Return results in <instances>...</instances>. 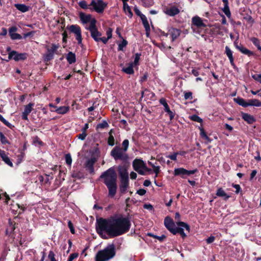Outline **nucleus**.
<instances>
[{
  "instance_id": "nucleus-1",
  "label": "nucleus",
  "mask_w": 261,
  "mask_h": 261,
  "mask_svg": "<svg viewBox=\"0 0 261 261\" xmlns=\"http://www.w3.org/2000/svg\"><path fill=\"white\" fill-rule=\"evenodd\" d=\"M130 225V221L128 218L118 216L109 219H100L98 222L96 229L102 238L107 239L105 233L110 238L121 236L129 230Z\"/></svg>"
},
{
  "instance_id": "nucleus-2",
  "label": "nucleus",
  "mask_w": 261,
  "mask_h": 261,
  "mask_svg": "<svg viewBox=\"0 0 261 261\" xmlns=\"http://www.w3.org/2000/svg\"><path fill=\"white\" fill-rule=\"evenodd\" d=\"M117 174L113 168H110L101 174L100 178L109 190V196L113 197L117 191Z\"/></svg>"
},
{
  "instance_id": "nucleus-3",
  "label": "nucleus",
  "mask_w": 261,
  "mask_h": 261,
  "mask_svg": "<svg viewBox=\"0 0 261 261\" xmlns=\"http://www.w3.org/2000/svg\"><path fill=\"white\" fill-rule=\"evenodd\" d=\"M176 225L178 226L176 227V225L173 222V220L169 217L165 218L164 220V224L166 227L173 234L179 233L182 238H185L187 235L184 232V229H185L188 232H190V228L189 225L184 222L176 221Z\"/></svg>"
},
{
  "instance_id": "nucleus-4",
  "label": "nucleus",
  "mask_w": 261,
  "mask_h": 261,
  "mask_svg": "<svg viewBox=\"0 0 261 261\" xmlns=\"http://www.w3.org/2000/svg\"><path fill=\"white\" fill-rule=\"evenodd\" d=\"M116 254L114 244L108 245L103 249L98 251L95 257V261H108L113 258Z\"/></svg>"
},
{
  "instance_id": "nucleus-5",
  "label": "nucleus",
  "mask_w": 261,
  "mask_h": 261,
  "mask_svg": "<svg viewBox=\"0 0 261 261\" xmlns=\"http://www.w3.org/2000/svg\"><path fill=\"white\" fill-rule=\"evenodd\" d=\"M111 155L115 161L119 160L122 161H125L128 158L126 152L118 146H116L113 148L111 151Z\"/></svg>"
},
{
  "instance_id": "nucleus-6",
  "label": "nucleus",
  "mask_w": 261,
  "mask_h": 261,
  "mask_svg": "<svg viewBox=\"0 0 261 261\" xmlns=\"http://www.w3.org/2000/svg\"><path fill=\"white\" fill-rule=\"evenodd\" d=\"M134 169L141 175H145L146 172L151 170L147 167L146 164L141 159H135L133 162Z\"/></svg>"
},
{
  "instance_id": "nucleus-7",
  "label": "nucleus",
  "mask_w": 261,
  "mask_h": 261,
  "mask_svg": "<svg viewBox=\"0 0 261 261\" xmlns=\"http://www.w3.org/2000/svg\"><path fill=\"white\" fill-rule=\"evenodd\" d=\"M108 4L102 0H92L89 4V9L98 13H102L107 7Z\"/></svg>"
},
{
  "instance_id": "nucleus-8",
  "label": "nucleus",
  "mask_w": 261,
  "mask_h": 261,
  "mask_svg": "<svg viewBox=\"0 0 261 261\" xmlns=\"http://www.w3.org/2000/svg\"><path fill=\"white\" fill-rule=\"evenodd\" d=\"M96 20H93L91 25L89 27H86V29L89 30L91 33L92 38L96 42H98V38L101 37V33L99 32L96 25Z\"/></svg>"
},
{
  "instance_id": "nucleus-9",
  "label": "nucleus",
  "mask_w": 261,
  "mask_h": 261,
  "mask_svg": "<svg viewBox=\"0 0 261 261\" xmlns=\"http://www.w3.org/2000/svg\"><path fill=\"white\" fill-rule=\"evenodd\" d=\"M198 171L197 169L192 170H188L184 168H175L173 174L174 176H180L181 178H185L186 176H189L195 174Z\"/></svg>"
},
{
  "instance_id": "nucleus-10",
  "label": "nucleus",
  "mask_w": 261,
  "mask_h": 261,
  "mask_svg": "<svg viewBox=\"0 0 261 261\" xmlns=\"http://www.w3.org/2000/svg\"><path fill=\"white\" fill-rule=\"evenodd\" d=\"M69 30L75 35V38L79 44L82 43V37L80 27L77 25L72 24L68 28Z\"/></svg>"
},
{
  "instance_id": "nucleus-11",
  "label": "nucleus",
  "mask_w": 261,
  "mask_h": 261,
  "mask_svg": "<svg viewBox=\"0 0 261 261\" xmlns=\"http://www.w3.org/2000/svg\"><path fill=\"white\" fill-rule=\"evenodd\" d=\"M180 34V30L173 28H169L168 32L167 33H165V32L162 33V35L165 37H167L169 35L171 38L172 41H174L176 40L179 36Z\"/></svg>"
},
{
  "instance_id": "nucleus-12",
  "label": "nucleus",
  "mask_w": 261,
  "mask_h": 261,
  "mask_svg": "<svg viewBox=\"0 0 261 261\" xmlns=\"http://www.w3.org/2000/svg\"><path fill=\"white\" fill-rule=\"evenodd\" d=\"M27 58V54L25 53H18L15 51H12L9 54V59H13L16 61L24 60Z\"/></svg>"
},
{
  "instance_id": "nucleus-13",
  "label": "nucleus",
  "mask_w": 261,
  "mask_h": 261,
  "mask_svg": "<svg viewBox=\"0 0 261 261\" xmlns=\"http://www.w3.org/2000/svg\"><path fill=\"white\" fill-rule=\"evenodd\" d=\"M164 12L170 16H173L179 13V10L176 7L172 6L164 8Z\"/></svg>"
},
{
  "instance_id": "nucleus-14",
  "label": "nucleus",
  "mask_w": 261,
  "mask_h": 261,
  "mask_svg": "<svg viewBox=\"0 0 261 261\" xmlns=\"http://www.w3.org/2000/svg\"><path fill=\"white\" fill-rule=\"evenodd\" d=\"M79 17L80 20L83 24H87L89 22V25H91V23L93 20H96L94 18L92 17V15L90 14H85L83 12H81L79 14Z\"/></svg>"
},
{
  "instance_id": "nucleus-15",
  "label": "nucleus",
  "mask_w": 261,
  "mask_h": 261,
  "mask_svg": "<svg viewBox=\"0 0 261 261\" xmlns=\"http://www.w3.org/2000/svg\"><path fill=\"white\" fill-rule=\"evenodd\" d=\"M160 103L164 107V110L170 116V119H172L174 117V113L170 110L169 107L167 102L165 98H162L159 100Z\"/></svg>"
},
{
  "instance_id": "nucleus-16",
  "label": "nucleus",
  "mask_w": 261,
  "mask_h": 261,
  "mask_svg": "<svg viewBox=\"0 0 261 261\" xmlns=\"http://www.w3.org/2000/svg\"><path fill=\"white\" fill-rule=\"evenodd\" d=\"M225 54L228 57L231 65L234 67L235 64L234 62V58L233 57V51L228 46H226L225 47Z\"/></svg>"
},
{
  "instance_id": "nucleus-17",
  "label": "nucleus",
  "mask_w": 261,
  "mask_h": 261,
  "mask_svg": "<svg viewBox=\"0 0 261 261\" xmlns=\"http://www.w3.org/2000/svg\"><path fill=\"white\" fill-rule=\"evenodd\" d=\"M34 106V104L32 103H30L28 105L25 106L24 108V111L22 114V119L23 120H27L28 119V116L31 112L32 110V107Z\"/></svg>"
},
{
  "instance_id": "nucleus-18",
  "label": "nucleus",
  "mask_w": 261,
  "mask_h": 261,
  "mask_svg": "<svg viewBox=\"0 0 261 261\" xmlns=\"http://www.w3.org/2000/svg\"><path fill=\"white\" fill-rule=\"evenodd\" d=\"M192 22L193 25L198 28L205 27V24L199 16H196L193 17L192 19Z\"/></svg>"
},
{
  "instance_id": "nucleus-19",
  "label": "nucleus",
  "mask_w": 261,
  "mask_h": 261,
  "mask_svg": "<svg viewBox=\"0 0 261 261\" xmlns=\"http://www.w3.org/2000/svg\"><path fill=\"white\" fill-rule=\"evenodd\" d=\"M95 162V160L94 159H90L87 161L85 164V167L87 170L89 171L90 173H94V167L93 165Z\"/></svg>"
},
{
  "instance_id": "nucleus-20",
  "label": "nucleus",
  "mask_w": 261,
  "mask_h": 261,
  "mask_svg": "<svg viewBox=\"0 0 261 261\" xmlns=\"http://www.w3.org/2000/svg\"><path fill=\"white\" fill-rule=\"evenodd\" d=\"M235 46L241 53L247 55L248 57L253 55V53L252 51L248 49L242 45H238L237 44H235Z\"/></svg>"
},
{
  "instance_id": "nucleus-21",
  "label": "nucleus",
  "mask_w": 261,
  "mask_h": 261,
  "mask_svg": "<svg viewBox=\"0 0 261 261\" xmlns=\"http://www.w3.org/2000/svg\"><path fill=\"white\" fill-rule=\"evenodd\" d=\"M70 110V107L69 106H61L57 108L54 112H56L58 114L64 115L67 114ZM51 111L53 112V110Z\"/></svg>"
},
{
  "instance_id": "nucleus-22",
  "label": "nucleus",
  "mask_w": 261,
  "mask_h": 261,
  "mask_svg": "<svg viewBox=\"0 0 261 261\" xmlns=\"http://www.w3.org/2000/svg\"><path fill=\"white\" fill-rule=\"evenodd\" d=\"M0 156L2 160L5 162L6 164L10 166V167L13 166V163L10 161L8 156L6 154L5 151L0 149Z\"/></svg>"
},
{
  "instance_id": "nucleus-23",
  "label": "nucleus",
  "mask_w": 261,
  "mask_h": 261,
  "mask_svg": "<svg viewBox=\"0 0 261 261\" xmlns=\"http://www.w3.org/2000/svg\"><path fill=\"white\" fill-rule=\"evenodd\" d=\"M119 174L120 177V179H128V174L126 169L119 168Z\"/></svg>"
},
{
  "instance_id": "nucleus-24",
  "label": "nucleus",
  "mask_w": 261,
  "mask_h": 261,
  "mask_svg": "<svg viewBox=\"0 0 261 261\" xmlns=\"http://www.w3.org/2000/svg\"><path fill=\"white\" fill-rule=\"evenodd\" d=\"M242 118L250 124H252L255 121L253 117L247 113H242Z\"/></svg>"
},
{
  "instance_id": "nucleus-25",
  "label": "nucleus",
  "mask_w": 261,
  "mask_h": 261,
  "mask_svg": "<svg viewBox=\"0 0 261 261\" xmlns=\"http://www.w3.org/2000/svg\"><path fill=\"white\" fill-rule=\"evenodd\" d=\"M216 195L218 197H223L225 200H227L230 197L221 188H218Z\"/></svg>"
},
{
  "instance_id": "nucleus-26",
  "label": "nucleus",
  "mask_w": 261,
  "mask_h": 261,
  "mask_svg": "<svg viewBox=\"0 0 261 261\" xmlns=\"http://www.w3.org/2000/svg\"><path fill=\"white\" fill-rule=\"evenodd\" d=\"M66 59L69 64L74 63L76 61L75 55L72 52H69L67 55Z\"/></svg>"
},
{
  "instance_id": "nucleus-27",
  "label": "nucleus",
  "mask_w": 261,
  "mask_h": 261,
  "mask_svg": "<svg viewBox=\"0 0 261 261\" xmlns=\"http://www.w3.org/2000/svg\"><path fill=\"white\" fill-rule=\"evenodd\" d=\"M141 19L142 21V23L145 29L146 32H149L150 30V26L146 17L144 15H142L141 16Z\"/></svg>"
},
{
  "instance_id": "nucleus-28",
  "label": "nucleus",
  "mask_w": 261,
  "mask_h": 261,
  "mask_svg": "<svg viewBox=\"0 0 261 261\" xmlns=\"http://www.w3.org/2000/svg\"><path fill=\"white\" fill-rule=\"evenodd\" d=\"M120 189L122 192H125L128 186V179H120Z\"/></svg>"
},
{
  "instance_id": "nucleus-29",
  "label": "nucleus",
  "mask_w": 261,
  "mask_h": 261,
  "mask_svg": "<svg viewBox=\"0 0 261 261\" xmlns=\"http://www.w3.org/2000/svg\"><path fill=\"white\" fill-rule=\"evenodd\" d=\"M248 106L261 107V101L256 99H249Z\"/></svg>"
},
{
  "instance_id": "nucleus-30",
  "label": "nucleus",
  "mask_w": 261,
  "mask_h": 261,
  "mask_svg": "<svg viewBox=\"0 0 261 261\" xmlns=\"http://www.w3.org/2000/svg\"><path fill=\"white\" fill-rule=\"evenodd\" d=\"M133 66H134L130 63L128 67L123 68L122 70L127 74H132L134 73Z\"/></svg>"
},
{
  "instance_id": "nucleus-31",
  "label": "nucleus",
  "mask_w": 261,
  "mask_h": 261,
  "mask_svg": "<svg viewBox=\"0 0 261 261\" xmlns=\"http://www.w3.org/2000/svg\"><path fill=\"white\" fill-rule=\"evenodd\" d=\"M15 7L22 12H25L29 10V7L24 4H15Z\"/></svg>"
},
{
  "instance_id": "nucleus-32",
  "label": "nucleus",
  "mask_w": 261,
  "mask_h": 261,
  "mask_svg": "<svg viewBox=\"0 0 261 261\" xmlns=\"http://www.w3.org/2000/svg\"><path fill=\"white\" fill-rule=\"evenodd\" d=\"M199 129L200 130V135L201 137L205 140L207 143L211 142L212 140L207 136L204 129L203 128H199Z\"/></svg>"
},
{
  "instance_id": "nucleus-33",
  "label": "nucleus",
  "mask_w": 261,
  "mask_h": 261,
  "mask_svg": "<svg viewBox=\"0 0 261 261\" xmlns=\"http://www.w3.org/2000/svg\"><path fill=\"white\" fill-rule=\"evenodd\" d=\"M123 8L124 11L128 16L132 17L133 16V13L128 5L127 4H124Z\"/></svg>"
},
{
  "instance_id": "nucleus-34",
  "label": "nucleus",
  "mask_w": 261,
  "mask_h": 261,
  "mask_svg": "<svg viewBox=\"0 0 261 261\" xmlns=\"http://www.w3.org/2000/svg\"><path fill=\"white\" fill-rule=\"evenodd\" d=\"M236 102L240 106L244 107H248V100L246 101L243 98H240L236 100Z\"/></svg>"
},
{
  "instance_id": "nucleus-35",
  "label": "nucleus",
  "mask_w": 261,
  "mask_h": 261,
  "mask_svg": "<svg viewBox=\"0 0 261 261\" xmlns=\"http://www.w3.org/2000/svg\"><path fill=\"white\" fill-rule=\"evenodd\" d=\"M59 47V46L58 45L53 44L51 45L50 48L48 49V51L49 52V54H50L51 56H53L54 54L57 50Z\"/></svg>"
},
{
  "instance_id": "nucleus-36",
  "label": "nucleus",
  "mask_w": 261,
  "mask_h": 261,
  "mask_svg": "<svg viewBox=\"0 0 261 261\" xmlns=\"http://www.w3.org/2000/svg\"><path fill=\"white\" fill-rule=\"evenodd\" d=\"M127 44V41L125 39H123L121 42L118 43V50H123V48L126 46Z\"/></svg>"
},
{
  "instance_id": "nucleus-37",
  "label": "nucleus",
  "mask_w": 261,
  "mask_h": 261,
  "mask_svg": "<svg viewBox=\"0 0 261 261\" xmlns=\"http://www.w3.org/2000/svg\"><path fill=\"white\" fill-rule=\"evenodd\" d=\"M0 138L1 142L3 144H10V142L7 139V138L4 136V135L0 132Z\"/></svg>"
},
{
  "instance_id": "nucleus-38",
  "label": "nucleus",
  "mask_w": 261,
  "mask_h": 261,
  "mask_svg": "<svg viewBox=\"0 0 261 261\" xmlns=\"http://www.w3.org/2000/svg\"><path fill=\"white\" fill-rule=\"evenodd\" d=\"M141 54L139 53H137L135 56V60L131 64H133L134 66H138L139 65V61L140 59Z\"/></svg>"
},
{
  "instance_id": "nucleus-39",
  "label": "nucleus",
  "mask_w": 261,
  "mask_h": 261,
  "mask_svg": "<svg viewBox=\"0 0 261 261\" xmlns=\"http://www.w3.org/2000/svg\"><path fill=\"white\" fill-rule=\"evenodd\" d=\"M109 137L108 138V144L111 146H113L115 143V139L113 136L112 135V130H111L109 133Z\"/></svg>"
},
{
  "instance_id": "nucleus-40",
  "label": "nucleus",
  "mask_w": 261,
  "mask_h": 261,
  "mask_svg": "<svg viewBox=\"0 0 261 261\" xmlns=\"http://www.w3.org/2000/svg\"><path fill=\"white\" fill-rule=\"evenodd\" d=\"M223 12L225 13V14L228 17H230L231 16V13L229 10L228 5H224V8L222 9Z\"/></svg>"
},
{
  "instance_id": "nucleus-41",
  "label": "nucleus",
  "mask_w": 261,
  "mask_h": 261,
  "mask_svg": "<svg viewBox=\"0 0 261 261\" xmlns=\"http://www.w3.org/2000/svg\"><path fill=\"white\" fill-rule=\"evenodd\" d=\"M190 118L191 120L194 121H196V122H200V123L202 122V119L196 115H193L191 116L190 117Z\"/></svg>"
},
{
  "instance_id": "nucleus-42",
  "label": "nucleus",
  "mask_w": 261,
  "mask_h": 261,
  "mask_svg": "<svg viewBox=\"0 0 261 261\" xmlns=\"http://www.w3.org/2000/svg\"><path fill=\"white\" fill-rule=\"evenodd\" d=\"M79 5L83 9H89V5H88L87 2L85 1H80L79 3Z\"/></svg>"
},
{
  "instance_id": "nucleus-43",
  "label": "nucleus",
  "mask_w": 261,
  "mask_h": 261,
  "mask_svg": "<svg viewBox=\"0 0 261 261\" xmlns=\"http://www.w3.org/2000/svg\"><path fill=\"white\" fill-rule=\"evenodd\" d=\"M123 148H122L123 150H124L126 152L127 151L128 146H129V141L127 139L124 140L122 143Z\"/></svg>"
},
{
  "instance_id": "nucleus-44",
  "label": "nucleus",
  "mask_w": 261,
  "mask_h": 261,
  "mask_svg": "<svg viewBox=\"0 0 261 261\" xmlns=\"http://www.w3.org/2000/svg\"><path fill=\"white\" fill-rule=\"evenodd\" d=\"M109 126V124L106 121H103L101 123L98 124L97 126V128H105Z\"/></svg>"
},
{
  "instance_id": "nucleus-45",
  "label": "nucleus",
  "mask_w": 261,
  "mask_h": 261,
  "mask_svg": "<svg viewBox=\"0 0 261 261\" xmlns=\"http://www.w3.org/2000/svg\"><path fill=\"white\" fill-rule=\"evenodd\" d=\"M65 161H66V163L68 165L71 166V163H72V158H71V155L70 154H66L65 155Z\"/></svg>"
},
{
  "instance_id": "nucleus-46",
  "label": "nucleus",
  "mask_w": 261,
  "mask_h": 261,
  "mask_svg": "<svg viewBox=\"0 0 261 261\" xmlns=\"http://www.w3.org/2000/svg\"><path fill=\"white\" fill-rule=\"evenodd\" d=\"M10 36L11 37V38L13 40L20 39L22 38L20 34L15 33L10 35Z\"/></svg>"
},
{
  "instance_id": "nucleus-47",
  "label": "nucleus",
  "mask_w": 261,
  "mask_h": 261,
  "mask_svg": "<svg viewBox=\"0 0 261 261\" xmlns=\"http://www.w3.org/2000/svg\"><path fill=\"white\" fill-rule=\"evenodd\" d=\"M178 154V152H174L172 154L167 156V158H169L171 160L176 161V158H177V155Z\"/></svg>"
},
{
  "instance_id": "nucleus-48",
  "label": "nucleus",
  "mask_w": 261,
  "mask_h": 261,
  "mask_svg": "<svg viewBox=\"0 0 261 261\" xmlns=\"http://www.w3.org/2000/svg\"><path fill=\"white\" fill-rule=\"evenodd\" d=\"M79 254L77 253H72L70 255L67 261H72L74 259L77 257Z\"/></svg>"
},
{
  "instance_id": "nucleus-49",
  "label": "nucleus",
  "mask_w": 261,
  "mask_h": 261,
  "mask_svg": "<svg viewBox=\"0 0 261 261\" xmlns=\"http://www.w3.org/2000/svg\"><path fill=\"white\" fill-rule=\"evenodd\" d=\"M68 227L70 229V232L72 234H74L75 233V231H74V227H73V225L71 221H70V220L68 221Z\"/></svg>"
},
{
  "instance_id": "nucleus-50",
  "label": "nucleus",
  "mask_w": 261,
  "mask_h": 261,
  "mask_svg": "<svg viewBox=\"0 0 261 261\" xmlns=\"http://www.w3.org/2000/svg\"><path fill=\"white\" fill-rule=\"evenodd\" d=\"M87 135V134L86 132H82V133L78 135L77 137L79 139L81 140H84L85 139Z\"/></svg>"
},
{
  "instance_id": "nucleus-51",
  "label": "nucleus",
  "mask_w": 261,
  "mask_h": 261,
  "mask_svg": "<svg viewBox=\"0 0 261 261\" xmlns=\"http://www.w3.org/2000/svg\"><path fill=\"white\" fill-rule=\"evenodd\" d=\"M3 197H5V202L8 203V201L10 199L9 195L6 193H4L3 195H0V199H3Z\"/></svg>"
},
{
  "instance_id": "nucleus-52",
  "label": "nucleus",
  "mask_w": 261,
  "mask_h": 261,
  "mask_svg": "<svg viewBox=\"0 0 261 261\" xmlns=\"http://www.w3.org/2000/svg\"><path fill=\"white\" fill-rule=\"evenodd\" d=\"M184 97L185 99H192V93L191 92H186L185 93Z\"/></svg>"
},
{
  "instance_id": "nucleus-53",
  "label": "nucleus",
  "mask_w": 261,
  "mask_h": 261,
  "mask_svg": "<svg viewBox=\"0 0 261 261\" xmlns=\"http://www.w3.org/2000/svg\"><path fill=\"white\" fill-rule=\"evenodd\" d=\"M113 30L111 28H108L106 31V34L108 39H111L112 37Z\"/></svg>"
},
{
  "instance_id": "nucleus-54",
  "label": "nucleus",
  "mask_w": 261,
  "mask_h": 261,
  "mask_svg": "<svg viewBox=\"0 0 261 261\" xmlns=\"http://www.w3.org/2000/svg\"><path fill=\"white\" fill-rule=\"evenodd\" d=\"M48 258L50 259V261H57L55 257V254L53 251H49Z\"/></svg>"
},
{
  "instance_id": "nucleus-55",
  "label": "nucleus",
  "mask_w": 261,
  "mask_h": 261,
  "mask_svg": "<svg viewBox=\"0 0 261 261\" xmlns=\"http://www.w3.org/2000/svg\"><path fill=\"white\" fill-rule=\"evenodd\" d=\"M250 40L255 46H256L258 43H259V40L257 38L252 37L251 38Z\"/></svg>"
},
{
  "instance_id": "nucleus-56",
  "label": "nucleus",
  "mask_w": 261,
  "mask_h": 261,
  "mask_svg": "<svg viewBox=\"0 0 261 261\" xmlns=\"http://www.w3.org/2000/svg\"><path fill=\"white\" fill-rule=\"evenodd\" d=\"M232 187L236 189L235 192L237 194L239 193L241 191V188L239 185L233 184Z\"/></svg>"
},
{
  "instance_id": "nucleus-57",
  "label": "nucleus",
  "mask_w": 261,
  "mask_h": 261,
  "mask_svg": "<svg viewBox=\"0 0 261 261\" xmlns=\"http://www.w3.org/2000/svg\"><path fill=\"white\" fill-rule=\"evenodd\" d=\"M153 172L155 173V177L158 176V174L160 172V167L159 166L154 167L153 169Z\"/></svg>"
},
{
  "instance_id": "nucleus-58",
  "label": "nucleus",
  "mask_w": 261,
  "mask_h": 261,
  "mask_svg": "<svg viewBox=\"0 0 261 261\" xmlns=\"http://www.w3.org/2000/svg\"><path fill=\"white\" fill-rule=\"evenodd\" d=\"M215 239V238L214 236H211L206 240V242L207 244H211L214 241Z\"/></svg>"
},
{
  "instance_id": "nucleus-59",
  "label": "nucleus",
  "mask_w": 261,
  "mask_h": 261,
  "mask_svg": "<svg viewBox=\"0 0 261 261\" xmlns=\"http://www.w3.org/2000/svg\"><path fill=\"white\" fill-rule=\"evenodd\" d=\"M109 40L108 37H100L98 38V41H102L104 44H106L108 42V41Z\"/></svg>"
},
{
  "instance_id": "nucleus-60",
  "label": "nucleus",
  "mask_w": 261,
  "mask_h": 261,
  "mask_svg": "<svg viewBox=\"0 0 261 261\" xmlns=\"http://www.w3.org/2000/svg\"><path fill=\"white\" fill-rule=\"evenodd\" d=\"M146 192V190L143 189H139L137 192V194H138L139 195H140L141 196H143V195H145Z\"/></svg>"
},
{
  "instance_id": "nucleus-61",
  "label": "nucleus",
  "mask_w": 261,
  "mask_h": 261,
  "mask_svg": "<svg viewBox=\"0 0 261 261\" xmlns=\"http://www.w3.org/2000/svg\"><path fill=\"white\" fill-rule=\"evenodd\" d=\"M6 126L9 127H11L12 125L10 123H9L7 120H6L4 118L1 120Z\"/></svg>"
},
{
  "instance_id": "nucleus-62",
  "label": "nucleus",
  "mask_w": 261,
  "mask_h": 261,
  "mask_svg": "<svg viewBox=\"0 0 261 261\" xmlns=\"http://www.w3.org/2000/svg\"><path fill=\"white\" fill-rule=\"evenodd\" d=\"M17 30V28L15 27H13L9 29V35L14 33Z\"/></svg>"
},
{
  "instance_id": "nucleus-63",
  "label": "nucleus",
  "mask_w": 261,
  "mask_h": 261,
  "mask_svg": "<svg viewBox=\"0 0 261 261\" xmlns=\"http://www.w3.org/2000/svg\"><path fill=\"white\" fill-rule=\"evenodd\" d=\"M143 5L145 7H149L152 5L150 3H147L145 0H141Z\"/></svg>"
},
{
  "instance_id": "nucleus-64",
  "label": "nucleus",
  "mask_w": 261,
  "mask_h": 261,
  "mask_svg": "<svg viewBox=\"0 0 261 261\" xmlns=\"http://www.w3.org/2000/svg\"><path fill=\"white\" fill-rule=\"evenodd\" d=\"M130 177L132 179H135L137 177V173L134 172H132L130 174Z\"/></svg>"
}]
</instances>
